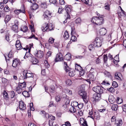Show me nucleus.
Masks as SVG:
<instances>
[{
    "label": "nucleus",
    "instance_id": "nucleus-1",
    "mask_svg": "<svg viewBox=\"0 0 126 126\" xmlns=\"http://www.w3.org/2000/svg\"><path fill=\"white\" fill-rule=\"evenodd\" d=\"M104 20L103 17L94 16L92 18L91 22L95 26H100L103 24L104 22Z\"/></svg>",
    "mask_w": 126,
    "mask_h": 126
},
{
    "label": "nucleus",
    "instance_id": "nucleus-2",
    "mask_svg": "<svg viewBox=\"0 0 126 126\" xmlns=\"http://www.w3.org/2000/svg\"><path fill=\"white\" fill-rule=\"evenodd\" d=\"M54 28V27L52 24L46 22L44 23L41 27V29L43 32L53 30Z\"/></svg>",
    "mask_w": 126,
    "mask_h": 126
},
{
    "label": "nucleus",
    "instance_id": "nucleus-3",
    "mask_svg": "<svg viewBox=\"0 0 126 126\" xmlns=\"http://www.w3.org/2000/svg\"><path fill=\"white\" fill-rule=\"evenodd\" d=\"M89 114L91 116L90 117L93 119H95L98 120L100 119L99 113L97 111L95 112L92 110L91 111L89 110Z\"/></svg>",
    "mask_w": 126,
    "mask_h": 126
},
{
    "label": "nucleus",
    "instance_id": "nucleus-4",
    "mask_svg": "<svg viewBox=\"0 0 126 126\" xmlns=\"http://www.w3.org/2000/svg\"><path fill=\"white\" fill-rule=\"evenodd\" d=\"M78 94L82 96L83 100L85 103H87L88 102V99L87 94L85 91L82 90H79L78 92Z\"/></svg>",
    "mask_w": 126,
    "mask_h": 126
},
{
    "label": "nucleus",
    "instance_id": "nucleus-5",
    "mask_svg": "<svg viewBox=\"0 0 126 126\" xmlns=\"http://www.w3.org/2000/svg\"><path fill=\"white\" fill-rule=\"evenodd\" d=\"M104 89L100 86H96L93 87L92 90L93 91L97 94H101L103 93Z\"/></svg>",
    "mask_w": 126,
    "mask_h": 126
},
{
    "label": "nucleus",
    "instance_id": "nucleus-6",
    "mask_svg": "<svg viewBox=\"0 0 126 126\" xmlns=\"http://www.w3.org/2000/svg\"><path fill=\"white\" fill-rule=\"evenodd\" d=\"M102 38L97 37L95 39L93 43L95 47H100L102 45Z\"/></svg>",
    "mask_w": 126,
    "mask_h": 126
},
{
    "label": "nucleus",
    "instance_id": "nucleus-7",
    "mask_svg": "<svg viewBox=\"0 0 126 126\" xmlns=\"http://www.w3.org/2000/svg\"><path fill=\"white\" fill-rule=\"evenodd\" d=\"M63 56L62 54L60 52L58 53L56 55L54 61L55 62H57L63 61Z\"/></svg>",
    "mask_w": 126,
    "mask_h": 126
},
{
    "label": "nucleus",
    "instance_id": "nucleus-8",
    "mask_svg": "<svg viewBox=\"0 0 126 126\" xmlns=\"http://www.w3.org/2000/svg\"><path fill=\"white\" fill-rule=\"evenodd\" d=\"M52 13L48 10L45 11L43 15L44 19L45 20H49L50 16H51Z\"/></svg>",
    "mask_w": 126,
    "mask_h": 126
},
{
    "label": "nucleus",
    "instance_id": "nucleus-9",
    "mask_svg": "<svg viewBox=\"0 0 126 126\" xmlns=\"http://www.w3.org/2000/svg\"><path fill=\"white\" fill-rule=\"evenodd\" d=\"M71 34L72 35V37L71 38L70 40H72V41H74L76 40L77 38L74 35H73L75 32L74 31L75 28L73 26L72 27V25H73V26L74 25V24L73 23H71Z\"/></svg>",
    "mask_w": 126,
    "mask_h": 126
},
{
    "label": "nucleus",
    "instance_id": "nucleus-10",
    "mask_svg": "<svg viewBox=\"0 0 126 126\" xmlns=\"http://www.w3.org/2000/svg\"><path fill=\"white\" fill-rule=\"evenodd\" d=\"M23 73L24 79L30 77H33V73H29L28 72V71L27 70L24 71L23 72Z\"/></svg>",
    "mask_w": 126,
    "mask_h": 126
},
{
    "label": "nucleus",
    "instance_id": "nucleus-11",
    "mask_svg": "<svg viewBox=\"0 0 126 126\" xmlns=\"http://www.w3.org/2000/svg\"><path fill=\"white\" fill-rule=\"evenodd\" d=\"M34 55L38 58H41L44 56V53L43 51L40 50H36L34 52Z\"/></svg>",
    "mask_w": 126,
    "mask_h": 126
},
{
    "label": "nucleus",
    "instance_id": "nucleus-12",
    "mask_svg": "<svg viewBox=\"0 0 126 126\" xmlns=\"http://www.w3.org/2000/svg\"><path fill=\"white\" fill-rule=\"evenodd\" d=\"M101 95L100 94L95 93L93 95V98L95 102H98L101 99Z\"/></svg>",
    "mask_w": 126,
    "mask_h": 126
},
{
    "label": "nucleus",
    "instance_id": "nucleus-13",
    "mask_svg": "<svg viewBox=\"0 0 126 126\" xmlns=\"http://www.w3.org/2000/svg\"><path fill=\"white\" fill-rule=\"evenodd\" d=\"M13 62L12 66L15 68L20 64V61L19 59H15L13 60Z\"/></svg>",
    "mask_w": 126,
    "mask_h": 126
},
{
    "label": "nucleus",
    "instance_id": "nucleus-14",
    "mask_svg": "<svg viewBox=\"0 0 126 126\" xmlns=\"http://www.w3.org/2000/svg\"><path fill=\"white\" fill-rule=\"evenodd\" d=\"M19 108L21 110H24L26 109V105L22 101H19Z\"/></svg>",
    "mask_w": 126,
    "mask_h": 126
},
{
    "label": "nucleus",
    "instance_id": "nucleus-15",
    "mask_svg": "<svg viewBox=\"0 0 126 126\" xmlns=\"http://www.w3.org/2000/svg\"><path fill=\"white\" fill-rule=\"evenodd\" d=\"M30 60L33 64H37L39 62L38 60L36 58L34 57L33 56V57L30 58Z\"/></svg>",
    "mask_w": 126,
    "mask_h": 126
},
{
    "label": "nucleus",
    "instance_id": "nucleus-16",
    "mask_svg": "<svg viewBox=\"0 0 126 126\" xmlns=\"http://www.w3.org/2000/svg\"><path fill=\"white\" fill-rule=\"evenodd\" d=\"M107 32V30L105 28H101L100 30V34L101 36L104 35L106 34Z\"/></svg>",
    "mask_w": 126,
    "mask_h": 126
},
{
    "label": "nucleus",
    "instance_id": "nucleus-17",
    "mask_svg": "<svg viewBox=\"0 0 126 126\" xmlns=\"http://www.w3.org/2000/svg\"><path fill=\"white\" fill-rule=\"evenodd\" d=\"M80 122L81 124L82 125V126H88L86 121L83 118H80Z\"/></svg>",
    "mask_w": 126,
    "mask_h": 126
},
{
    "label": "nucleus",
    "instance_id": "nucleus-18",
    "mask_svg": "<svg viewBox=\"0 0 126 126\" xmlns=\"http://www.w3.org/2000/svg\"><path fill=\"white\" fill-rule=\"evenodd\" d=\"M94 74L92 73H89L88 75V77H89V79L92 80V83H93L95 79V78L94 76Z\"/></svg>",
    "mask_w": 126,
    "mask_h": 126
},
{
    "label": "nucleus",
    "instance_id": "nucleus-19",
    "mask_svg": "<svg viewBox=\"0 0 126 126\" xmlns=\"http://www.w3.org/2000/svg\"><path fill=\"white\" fill-rule=\"evenodd\" d=\"M2 94L4 99L7 100L9 99V95L6 90H4L3 91Z\"/></svg>",
    "mask_w": 126,
    "mask_h": 126
},
{
    "label": "nucleus",
    "instance_id": "nucleus-20",
    "mask_svg": "<svg viewBox=\"0 0 126 126\" xmlns=\"http://www.w3.org/2000/svg\"><path fill=\"white\" fill-rule=\"evenodd\" d=\"M64 59L67 61H70L71 59V54L69 53H67L64 56Z\"/></svg>",
    "mask_w": 126,
    "mask_h": 126
},
{
    "label": "nucleus",
    "instance_id": "nucleus-21",
    "mask_svg": "<svg viewBox=\"0 0 126 126\" xmlns=\"http://www.w3.org/2000/svg\"><path fill=\"white\" fill-rule=\"evenodd\" d=\"M32 57H33V56L31 54L30 49H29L28 50V51L26 52L25 55L24 57V58L26 59L28 57H30L31 58Z\"/></svg>",
    "mask_w": 126,
    "mask_h": 126
},
{
    "label": "nucleus",
    "instance_id": "nucleus-22",
    "mask_svg": "<svg viewBox=\"0 0 126 126\" xmlns=\"http://www.w3.org/2000/svg\"><path fill=\"white\" fill-rule=\"evenodd\" d=\"M18 27L15 25H13L11 27V29L16 33H17L18 32Z\"/></svg>",
    "mask_w": 126,
    "mask_h": 126
},
{
    "label": "nucleus",
    "instance_id": "nucleus-23",
    "mask_svg": "<svg viewBox=\"0 0 126 126\" xmlns=\"http://www.w3.org/2000/svg\"><path fill=\"white\" fill-rule=\"evenodd\" d=\"M39 6L45 9L47 7V2L46 1L44 2H41V3L39 4Z\"/></svg>",
    "mask_w": 126,
    "mask_h": 126
},
{
    "label": "nucleus",
    "instance_id": "nucleus-24",
    "mask_svg": "<svg viewBox=\"0 0 126 126\" xmlns=\"http://www.w3.org/2000/svg\"><path fill=\"white\" fill-rule=\"evenodd\" d=\"M109 100L110 102L112 104L115 102V99L113 96L110 95L109 96Z\"/></svg>",
    "mask_w": 126,
    "mask_h": 126
},
{
    "label": "nucleus",
    "instance_id": "nucleus-25",
    "mask_svg": "<svg viewBox=\"0 0 126 126\" xmlns=\"http://www.w3.org/2000/svg\"><path fill=\"white\" fill-rule=\"evenodd\" d=\"M123 123V121L121 119L116 120L115 122V124L117 126H121Z\"/></svg>",
    "mask_w": 126,
    "mask_h": 126
},
{
    "label": "nucleus",
    "instance_id": "nucleus-26",
    "mask_svg": "<svg viewBox=\"0 0 126 126\" xmlns=\"http://www.w3.org/2000/svg\"><path fill=\"white\" fill-rule=\"evenodd\" d=\"M11 18V16H10L9 15L6 16L4 19V21L5 23L6 24L10 20Z\"/></svg>",
    "mask_w": 126,
    "mask_h": 126
},
{
    "label": "nucleus",
    "instance_id": "nucleus-27",
    "mask_svg": "<svg viewBox=\"0 0 126 126\" xmlns=\"http://www.w3.org/2000/svg\"><path fill=\"white\" fill-rule=\"evenodd\" d=\"M63 63H64V65L65 67V71L67 72L70 71V68L69 66L67 65V63L65 62H63Z\"/></svg>",
    "mask_w": 126,
    "mask_h": 126
},
{
    "label": "nucleus",
    "instance_id": "nucleus-28",
    "mask_svg": "<svg viewBox=\"0 0 126 126\" xmlns=\"http://www.w3.org/2000/svg\"><path fill=\"white\" fill-rule=\"evenodd\" d=\"M38 5L36 3H34L31 6V9L33 10H35L38 9Z\"/></svg>",
    "mask_w": 126,
    "mask_h": 126
},
{
    "label": "nucleus",
    "instance_id": "nucleus-29",
    "mask_svg": "<svg viewBox=\"0 0 126 126\" xmlns=\"http://www.w3.org/2000/svg\"><path fill=\"white\" fill-rule=\"evenodd\" d=\"M14 12L17 15H18L21 12L24 13H25L24 9L23 10H21V9H16L15 10Z\"/></svg>",
    "mask_w": 126,
    "mask_h": 126
},
{
    "label": "nucleus",
    "instance_id": "nucleus-30",
    "mask_svg": "<svg viewBox=\"0 0 126 126\" xmlns=\"http://www.w3.org/2000/svg\"><path fill=\"white\" fill-rule=\"evenodd\" d=\"M49 91L51 93H54L55 91V86L53 85H51L50 87Z\"/></svg>",
    "mask_w": 126,
    "mask_h": 126
},
{
    "label": "nucleus",
    "instance_id": "nucleus-31",
    "mask_svg": "<svg viewBox=\"0 0 126 126\" xmlns=\"http://www.w3.org/2000/svg\"><path fill=\"white\" fill-rule=\"evenodd\" d=\"M42 115L46 118H47L49 116V114L47 113H46L45 111H41Z\"/></svg>",
    "mask_w": 126,
    "mask_h": 126
},
{
    "label": "nucleus",
    "instance_id": "nucleus-32",
    "mask_svg": "<svg viewBox=\"0 0 126 126\" xmlns=\"http://www.w3.org/2000/svg\"><path fill=\"white\" fill-rule=\"evenodd\" d=\"M63 37L66 40L68 39L69 37V35L68 32L65 31L63 35Z\"/></svg>",
    "mask_w": 126,
    "mask_h": 126
},
{
    "label": "nucleus",
    "instance_id": "nucleus-33",
    "mask_svg": "<svg viewBox=\"0 0 126 126\" xmlns=\"http://www.w3.org/2000/svg\"><path fill=\"white\" fill-rule=\"evenodd\" d=\"M64 8L66 13H69L71 12V9L68 5H66Z\"/></svg>",
    "mask_w": 126,
    "mask_h": 126
},
{
    "label": "nucleus",
    "instance_id": "nucleus-34",
    "mask_svg": "<svg viewBox=\"0 0 126 126\" xmlns=\"http://www.w3.org/2000/svg\"><path fill=\"white\" fill-rule=\"evenodd\" d=\"M18 86L20 87L21 88H24L26 86V82H24L22 83H19Z\"/></svg>",
    "mask_w": 126,
    "mask_h": 126
},
{
    "label": "nucleus",
    "instance_id": "nucleus-35",
    "mask_svg": "<svg viewBox=\"0 0 126 126\" xmlns=\"http://www.w3.org/2000/svg\"><path fill=\"white\" fill-rule=\"evenodd\" d=\"M28 27L26 26L22 27L20 29V30L24 32H26L28 30Z\"/></svg>",
    "mask_w": 126,
    "mask_h": 126
},
{
    "label": "nucleus",
    "instance_id": "nucleus-36",
    "mask_svg": "<svg viewBox=\"0 0 126 126\" xmlns=\"http://www.w3.org/2000/svg\"><path fill=\"white\" fill-rule=\"evenodd\" d=\"M75 69L78 71H80V70H82V68L80 65H79L78 64H76Z\"/></svg>",
    "mask_w": 126,
    "mask_h": 126
},
{
    "label": "nucleus",
    "instance_id": "nucleus-37",
    "mask_svg": "<svg viewBox=\"0 0 126 126\" xmlns=\"http://www.w3.org/2000/svg\"><path fill=\"white\" fill-rule=\"evenodd\" d=\"M119 59V54H117L114 57V59H113V61L115 64H117L116 63H117L118 61L117 59Z\"/></svg>",
    "mask_w": 126,
    "mask_h": 126
},
{
    "label": "nucleus",
    "instance_id": "nucleus-38",
    "mask_svg": "<svg viewBox=\"0 0 126 126\" xmlns=\"http://www.w3.org/2000/svg\"><path fill=\"white\" fill-rule=\"evenodd\" d=\"M16 91L18 94L21 93L22 91V89L18 85L16 87Z\"/></svg>",
    "mask_w": 126,
    "mask_h": 126
},
{
    "label": "nucleus",
    "instance_id": "nucleus-39",
    "mask_svg": "<svg viewBox=\"0 0 126 126\" xmlns=\"http://www.w3.org/2000/svg\"><path fill=\"white\" fill-rule=\"evenodd\" d=\"M23 95L25 97H29L30 96L29 93L27 91H24L22 93Z\"/></svg>",
    "mask_w": 126,
    "mask_h": 126
},
{
    "label": "nucleus",
    "instance_id": "nucleus-40",
    "mask_svg": "<svg viewBox=\"0 0 126 126\" xmlns=\"http://www.w3.org/2000/svg\"><path fill=\"white\" fill-rule=\"evenodd\" d=\"M118 106L117 104H113L112 105L111 108L113 111H116L118 108Z\"/></svg>",
    "mask_w": 126,
    "mask_h": 126
},
{
    "label": "nucleus",
    "instance_id": "nucleus-41",
    "mask_svg": "<svg viewBox=\"0 0 126 126\" xmlns=\"http://www.w3.org/2000/svg\"><path fill=\"white\" fill-rule=\"evenodd\" d=\"M69 110L70 112L71 113H74L76 111V108L72 106L69 109Z\"/></svg>",
    "mask_w": 126,
    "mask_h": 126
},
{
    "label": "nucleus",
    "instance_id": "nucleus-42",
    "mask_svg": "<svg viewBox=\"0 0 126 126\" xmlns=\"http://www.w3.org/2000/svg\"><path fill=\"white\" fill-rule=\"evenodd\" d=\"M121 75L120 73H119L117 74H115V78L117 79H118L120 80H122V79L120 77V75Z\"/></svg>",
    "mask_w": 126,
    "mask_h": 126
},
{
    "label": "nucleus",
    "instance_id": "nucleus-43",
    "mask_svg": "<svg viewBox=\"0 0 126 126\" xmlns=\"http://www.w3.org/2000/svg\"><path fill=\"white\" fill-rule=\"evenodd\" d=\"M101 84L102 85H110V84L109 83V82L106 79L103 81L102 82Z\"/></svg>",
    "mask_w": 126,
    "mask_h": 126
},
{
    "label": "nucleus",
    "instance_id": "nucleus-44",
    "mask_svg": "<svg viewBox=\"0 0 126 126\" xmlns=\"http://www.w3.org/2000/svg\"><path fill=\"white\" fill-rule=\"evenodd\" d=\"M10 35L8 33H6L5 35V40L8 42L10 41Z\"/></svg>",
    "mask_w": 126,
    "mask_h": 126
},
{
    "label": "nucleus",
    "instance_id": "nucleus-45",
    "mask_svg": "<svg viewBox=\"0 0 126 126\" xmlns=\"http://www.w3.org/2000/svg\"><path fill=\"white\" fill-rule=\"evenodd\" d=\"M78 105V103L77 102H73L71 104V106L75 108V107H77Z\"/></svg>",
    "mask_w": 126,
    "mask_h": 126
},
{
    "label": "nucleus",
    "instance_id": "nucleus-46",
    "mask_svg": "<svg viewBox=\"0 0 126 126\" xmlns=\"http://www.w3.org/2000/svg\"><path fill=\"white\" fill-rule=\"evenodd\" d=\"M66 84L69 86L71 85L72 83V81L70 79H68L65 81Z\"/></svg>",
    "mask_w": 126,
    "mask_h": 126
},
{
    "label": "nucleus",
    "instance_id": "nucleus-47",
    "mask_svg": "<svg viewBox=\"0 0 126 126\" xmlns=\"http://www.w3.org/2000/svg\"><path fill=\"white\" fill-rule=\"evenodd\" d=\"M68 96H67L64 92H62V95L61 96L62 98L65 99L66 98H68Z\"/></svg>",
    "mask_w": 126,
    "mask_h": 126
},
{
    "label": "nucleus",
    "instance_id": "nucleus-48",
    "mask_svg": "<svg viewBox=\"0 0 126 126\" xmlns=\"http://www.w3.org/2000/svg\"><path fill=\"white\" fill-rule=\"evenodd\" d=\"M123 100L122 99H120L119 97H117L116 100V102L118 104H121L122 103Z\"/></svg>",
    "mask_w": 126,
    "mask_h": 126
},
{
    "label": "nucleus",
    "instance_id": "nucleus-49",
    "mask_svg": "<svg viewBox=\"0 0 126 126\" xmlns=\"http://www.w3.org/2000/svg\"><path fill=\"white\" fill-rule=\"evenodd\" d=\"M16 46L17 49L18 50H19L23 48L21 45V44L16 45Z\"/></svg>",
    "mask_w": 126,
    "mask_h": 126
},
{
    "label": "nucleus",
    "instance_id": "nucleus-50",
    "mask_svg": "<svg viewBox=\"0 0 126 126\" xmlns=\"http://www.w3.org/2000/svg\"><path fill=\"white\" fill-rule=\"evenodd\" d=\"M64 92L65 93H67L70 94H71L72 93V91L67 88L65 89L64 90Z\"/></svg>",
    "mask_w": 126,
    "mask_h": 126
},
{
    "label": "nucleus",
    "instance_id": "nucleus-51",
    "mask_svg": "<svg viewBox=\"0 0 126 126\" xmlns=\"http://www.w3.org/2000/svg\"><path fill=\"white\" fill-rule=\"evenodd\" d=\"M54 40L55 39L54 38L52 37H50L48 40V43L50 44H52L54 42Z\"/></svg>",
    "mask_w": 126,
    "mask_h": 126
},
{
    "label": "nucleus",
    "instance_id": "nucleus-52",
    "mask_svg": "<svg viewBox=\"0 0 126 126\" xmlns=\"http://www.w3.org/2000/svg\"><path fill=\"white\" fill-rule=\"evenodd\" d=\"M52 52L51 51H49L47 52L46 54V58H48L50 56L52 55Z\"/></svg>",
    "mask_w": 126,
    "mask_h": 126
},
{
    "label": "nucleus",
    "instance_id": "nucleus-53",
    "mask_svg": "<svg viewBox=\"0 0 126 126\" xmlns=\"http://www.w3.org/2000/svg\"><path fill=\"white\" fill-rule=\"evenodd\" d=\"M105 6L104 7L106 9L109 10H110V5L108 3H106L105 4Z\"/></svg>",
    "mask_w": 126,
    "mask_h": 126
},
{
    "label": "nucleus",
    "instance_id": "nucleus-54",
    "mask_svg": "<svg viewBox=\"0 0 126 126\" xmlns=\"http://www.w3.org/2000/svg\"><path fill=\"white\" fill-rule=\"evenodd\" d=\"M81 21V19L79 18H78L76 19L75 20V22L77 24H79L80 23Z\"/></svg>",
    "mask_w": 126,
    "mask_h": 126
},
{
    "label": "nucleus",
    "instance_id": "nucleus-55",
    "mask_svg": "<svg viewBox=\"0 0 126 126\" xmlns=\"http://www.w3.org/2000/svg\"><path fill=\"white\" fill-rule=\"evenodd\" d=\"M95 46L94 44L90 45L89 46V50L91 51L94 49V47Z\"/></svg>",
    "mask_w": 126,
    "mask_h": 126
},
{
    "label": "nucleus",
    "instance_id": "nucleus-56",
    "mask_svg": "<svg viewBox=\"0 0 126 126\" xmlns=\"http://www.w3.org/2000/svg\"><path fill=\"white\" fill-rule=\"evenodd\" d=\"M4 10L5 12H8L10 11V8L7 5L4 8Z\"/></svg>",
    "mask_w": 126,
    "mask_h": 126
},
{
    "label": "nucleus",
    "instance_id": "nucleus-57",
    "mask_svg": "<svg viewBox=\"0 0 126 126\" xmlns=\"http://www.w3.org/2000/svg\"><path fill=\"white\" fill-rule=\"evenodd\" d=\"M107 90L109 91L111 93H113L114 92L115 90L114 88L111 87L107 89Z\"/></svg>",
    "mask_w": 126,
    "mask_h": 126
},
{
    "label": "nucleus",
    "instance_id": "nucleus-58",
    "mask_svg": "<svg viewBox=\"0 0 126 126\" xmlns=\"http://www.w3.org/2000/svg\"><path fill=\"white\" fill-rule=\"evenodd\" d=\"M10 95L11 97L12 98H13L14 97L15 95V93L13 91H11Z\"/></svg>",
    "mask_w": 126,
    "mask_h": 126
},
{
    "label": "nucleus",
    "instance_id": "nucleus-59",
    "mask_svg": "<svg viewBox=\"0 0 126 126\" xmlns=\"http://www.w3.org/2000/svg\"><path fill=\"white\" fill-rule=\"evenodd\" d=\"M62 126H71V124L69 121H67L65 122V124H63Z\"/></svg>",
    "mask_w": 126,
    "mask_h": 126
},
{
    "label": "nucleus",
    "instance_id": "nucleus-60",
    "mask_svg": "<svg viewBox=\"0 0 126 126\" xmlns=\"http://www.w3.org/2000/svg\"><path fill=\"white\" fill-rule=\"evenodd\" d=\"M33 38L37 40H38V38L35 36V35L33 34H32L29 37V38L31 39Z\"/></svg>",
    "mask_w": 126,
    "mask_h": 126
},
{
    "label": "nucleus",
    "instance_id": "nucleus-61",
    "mask_svg": "<svg viewBox=\"0 0 126 126\" xmlns=\"http://www.w3.org/2000/svg\"><path fill=\"white\" fill-rule=\"evenodd\" d=\"M112 85L115 88L117 87L118 86V84L115 81H113V82Z\"/></svg>",
    "mask_w": 126,
    "mask_h": 126
},
{
    "label": "nucleus",
    "instance_id": "nucleus-62",
    "mask_svg": "<svg viewBox=\"0 0 126 126\" xmlns=\"http://www.w3.org/2000/svg\"><path fill=\"white\" fill-rule=\"evenodd\" d=\"M108 59L107 56V55H104L103 56V60L104 63H106Z\"/></svg>",
    "mask_w": 126,
    "mask_h": 126
},
{
    "label": "nucleus",
    "instance_id": "nucleus-63",
    "mask_svg": "<svg viewBox=\"0 0 126 126\" xmlns=\"http://www.w3.org/2000/svg\"><path fill=\"white\" fill-rule=\"evenodd\" d=\"M12 51L11 50L10 51L8 55V57L9 58H12L13 57V55L12 54Z\"/></svg>",
    "mask_w": 126,
    "mask_h": 126
},
{
    "label": "nucleus",
    "instance_id": "nucleus-64",
    "mask_svg": "<svg viewBox=\"0 0 126 126\" xmlns=\"http://www.w3.org/2000/svg\"><path fill=\"white\" fill-rule=\"evenodd\" d=\"M122 108L123 111L126 112V104L123 105L122 106Z\"/></svg>",
    "mask_w": 126,
    "mask_h": 126
}]
</instances>
